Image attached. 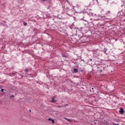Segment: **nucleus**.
Returning a JSON list of instances; mask_svg holds the SVG:
<instances>
[{
  "mask_svg": "<svg viewBox=\"0 0 125 125\" xmlns=\"http://www.w3.org/2000/svg\"><path fill=\"white\" fill-rule=\"evenodd\" d=\"M24 26H27V22H24Z\"/></svg>",
  "mask_w": 125,
  "mask_h": 125,
  "instance_id": "6",
  "label": "nucleus"
},
{
  "mask_svg": "<svg viewBox=\"0 0 125 125\" xmlns=\"http://www.w3.org/2000/svg\"><path fill=\"white\" fill-rule=\"evenodd\" d=\"M13 97H14V96H13V95L10 96V98H13Z\"/></svg>",
  "mask_w": 125,
  "mask_h": 125,
  "instance_id": "9",
  "label": "nucleus"
},
{
  "mask_svg": "<svg viewBox=\"0 0 125 125\" xmlns=\"http://www.w3.org/2000/svg\"><path fill=\"white\" fill-rule=\"evenodd\" d=\"M51 122H52V124H54V120L52 119Z\"/></svg>",
  "mask_w": 125,
  "mask_h": 125,
  "instance_id": "5",
  "label": "nucleus"
},
{
  "mask_svg": "<svg viewBox=\"0 0 125 125\" xmlns=\"http://www.w3.org/2000/svg\"><path fill=\"white\" fill-rule=\"evenodd\" d=\"M56 101H57L55 99H54V98H53L52 100L51 101V102H52V103H55V102H56Z\"/></svg>",
  "mask_w": 125,
  "mask_h": 125,
  "instance_id": "2",
  "label": "nucleus"
},
{
  "mask_svg": "<svg viewBox=\"0 0 125 125\" xmlns=\"http://www.w3.org/2000/svg\"><path fill=\"white\" fill-rule=\"evenodd\" d=\"M4 91V89H1V92H3Z\"/></svg>",
  "mask_w": 125,
  "mask_h": 125,
  "instance_id": "8",
  "label": "nucleus"
},
{
  "mask_svg": "<svg viewBox=\"0 0 125 125\" xmlns=\"http://www.w3.org/2000/svg\"><path fill=\"white\" fill-rule=\"evenodd\" d=\"M92 89L93 90L94 88H92Z\"/></svg>",
  "mask_w": 125,
  "mask_h": 125,
  "instance_id": "11",
  "label": "nucleus"
},
{
  "mask_svg": "<svg viewBox=\"0 0 125 125\" xmlns=\"http://www.w3.org/2000/svg\"><path fill=\"white\" fill-rule=\"evenodd\" d=\"M73 72H74V73H77V72H78V69H76V68H74V69H73Z\"/></svg>",
  "mask_w": 125,
  "mask_h": 125,
  "instance_id": "4",
  "label": "nucleus"
},
{
  "mask_svg": "<svg viewBox=\"0 0 125 125\" xmlns=\"http://www.w3.org/2000/svg\"><path fill=\"white\" fill-rule=\"evenodd\" d=\"M30 112H31V110H29Z\"/></svg>",
  "mask_w": 125,
  "mask_h": 125,
  "instance_id": "12",
  "label": "nucleus"
},
{
  "mask_svg": "<svg viewBox=\"0 0 125 125\" xmlns=\"http://www.w3.org/2000/svg\"><path fill=\"white\" fill-rule=\"evenodd\" d=\"M64 120H66V121H67V122H69L70 123H71V122H72V120H71V119H68L67 118H64Z\"/></svg>",
  "mask_w": 125,
  "mask_h": 125,
  "instance_id": "1",
  "label": "nucleus"
},
{
  "mask_svg": "<svg viewBox=\"0 0 125 125\" xmlns=\"http://www.w3.org/2000/svg\"><path fill=\"white\" fill-rule=\"evenodd\" d=\"M104 53H106V51H107V49H104Z\"/></svg>",
  "mask_w": 125,
  "mask_h": 125,
  "instance_id": "7",
  "label": "nucleus"
},
{
  "mask_svg": "<svg viewBox=\"0 0 125 125\" xmlns=\"http://www.w3.org/2000/svg\"><path fill=\"white\" fill-rule=\"evenodd\" d=\"M48 120V121H52V119H51V118H49Z\"/></svg>",
  "mask_w": 125,
  "mask_h": 125,
  "instance_id": "10",
  "label": "nucleus"
},
{
  "mask_svg": "<svg viewBox=\"0 0 125 125\" xmlns=\"http://www.w3.org/2000/svg\"><path fill=\"white\" fill-rule=\"evenodd\" d=\"M42 0L43 1V0Z\"/></svg>",
  "mask_w": 125,
  "mask_h": 125,
  "instance_id": "13",
  "label": "nucleus"
},
{
  "mask_svg": "<svg viewBox=\"0 0 125 125\" xmlns=\"http://www.w3.org/2000/svg\"><path fill=\"white\" fill-rule=\"evenodd\" d=\"M119 112L121 114H123L124 113V109H123V108H121Z\"/></svg>",
  "mask_w": 125,
  "mask_h": 125,
  "instance_id": "3",
  "label": "nucleus"
}]
</instances>
